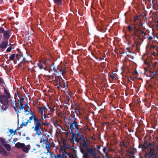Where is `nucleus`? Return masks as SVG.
I'll list each match as a JSON object with an SVG mask.
<instances>
[{
  "label": "nucleus",
  "mask_w": 158,
  "mask_h": 158,
  "mask_svg": "<svg viewBox=\"0 0 158 158\" xmlns=\"http://www.w3.org/2000/svg\"><path fill=\"white\" fill-rule=\"evenodd\" d=\"M142 149H149V152H146L145 154V158H158V146L155 147L152 143L148 144L147 141L144 140L143 144L142 145Z\"/></svg>",
  "instance_id": "nucleus-1"
},
{
  "label": "nucleus",
  "mask_w": 158,
  "mask_h": 158,
  "mask_svg": "<svg viewBox=\"0 0 158 158\" xmlns=\"http://www.w3.org/2000/svg\"><path fill=\"white\" fill-rule=\"evenodd\" d=\"M138 25V24L137 23L133 24V25L134 26V30H133L132 27L130 26H127V29L129 32L132 31V35L136 36L139 40H141L142 39V37L144 39L145 38L146 34L144 31L140 30L139 28H137L136 26ZM138 27H139L140 26H139Z\"/></svg>",
  "instance_id": "nucleus-2"
},
{
  "label": "nucleus",
  "mask_w": 158,
  "mask_h": 158,
  "mask_svg": "<svg viewBox=\"0 0 158 158\" xmlns=\"http://www.w3.org/2000/svg\"><path fill=\"white\" fill-rule=\"evenodd\" d=\"M69 126H70L69 133L72 135V138H73L77 134V133H75L74 131L78 132L79 130L80 125L78 124L76 120L75 119L72 123L70 124Z\"/></svg>",
  "instance_id": "nucleus-3"
},
{
  "label": "nucleus",
  "mask_w": 158,
  "mask_h": 158,
  "mask_svg": "<svg viewBox=\"0 0 158 158\" xmlns=\"http://www.w3.org/2000/svg\"><path fill=\"white\" fill-rule=\"evenodd\" d=\"M9 99L5 95H0V102L2 104L1 107V110H7L9 104Z\"/></svg>",
  "instance_id": "nucleus-4"
},
{
  "label": "nucleus",
  "mask_w": 158,
  "mask_h": 158,
  "mask_svg": "<svg viewBox=\"0 0 158 158\" xmlns=\"http://www.w3.org/2000/svg\"><path fill=\"white\" fill-rule=\"evenodd\" d=\"M38 119L37 122L35 123V126L32 127L34 129V131H35V134L38 136L41 135V131H40L41 126V122L42 121L41 119H39L37 118Z\"/></svg>",
  "instance_id": "nucleus-5"
},
{
  "label": "nucleus",
  "mask_w": 158,
  "mask_h": 158,
  "mask_svg": "<svg viewBox=\"0 0 158 158\" xmlns=\"http://www.w3.org/2000/svg\"><path fill=\"white\" fill-rule=\"evenodd\" d=\"M77 135L79 138H76L75 139L76 141L78 143L81 140H82L83 142V146L87 148L88 144L87 139L84 138V135H82L79 134L78 132L77 133Z\"/></svg>",
  "instance_id": "nucleus-6"
},
{
  "label": "nucleus",
  "mask_w": 158,
  "mask_h": 158,
  "mask_svg": "<svg viewBox=\"0 0 158 158\" xmlns=\"http://www.w3.org/2000/svg\"><path fill=\"white\" fill-rule=\"evenodd\" d=\"M55 85L57 86L58 89H59L61 87L63 89V90H65L68 88L67 82H65L64 81L63 79H62L60 82L57 84V85Z\"/></svg>",
  "instance_id": "nucleus-7"
},
{
  "label": "nucleus",
  "mask_w": 158,
  "mask_h": 158,
  "mask_svg": "<svg viewBox=\"0 0 158 158\" xmlns=\"http://www.w3.org/2000/svg\"><path fill=\"white\" fill-rule=\"evenodd\" d=\"M11 106L14 108L15 111L16 113L17 117L18 118L19 116V113H20V111H19V109L17 105V103L16 101L13 102Z\"/></svg>",
  "instance_id": "nucleus-8"
},
{
  "label": "nucleus",
  "mask_w": 158,
  "mask_h": 158,
  "mask_svg": "<svg viewBox=\"0 0 158 158\" xmlns=\"http://www.w3.org/2000/svg\"><path fill=\"white\" fill-rule=\"evenodd\" d=\"M87 152L90 154L92 156H95L96 154V151L94 149L93 147H91L90 148H87Z\"/></svg>",
  "instance_id": "nucleus-9"
},
{
  "label": "nucleus",
  "mask_w": 158,
  "mask_h": 158,
  "mask_svg": "<svg viewBox=\"0 0 158 158\" xmlns=\"http://www.w3.org/2000/svg\"><path fill=\"white\" fill-rule=\"evenodd\" d=\"M10 32V31L9 30L5 31L3 33V38L6 40H8V39L10 37L9 33Z\"/></svg>",
  "instance_id": "nucleus-10"
},
{
  "label": "nucleus",
  "mask_w": 158,
  "mask_h": 158,
  "mask_svg": "<svg viewBox=\"0 0 158 158\" xmlns=\"http://www.w3.org/2000/svg\"><path fill=\"white\" fill-rule=\"evenodd\" d=\"M9 42L7 40H5L2 41L0 44V48L1 49H5L6 48L8 45Z\"/></svg>",
  "instance_id": "nucleus-11"
},
{
  "label": "nucleus",
  "mask_w": 158,
  "mask_h": 158,
  "mask_svg": "<svg viewBox=\"0 0 158 158\" xmlns=\"http://www.w3.org/2000/svg\"><path fill=\"white\" fill-rule=\"evenodd\" d=\"M18 56H20V58L21 57H23V55H22L21 53L19 54H17L16 55L15 54H13L11 55L10 56L9 60H13L15 57L17 59H18Z\"/></svg>",
  "instance_id": "nucleus-12"
},
{
  "label": "nucleus",
  "mask_w": 158,
  "mask_h": 158,
  "mask_svg": "<svg viewBox=\"0 0 158 158\" xmlns=\"http://www.w3.org/2000/svg\"><path fill=\"white\" fill-rule=\"evenodd\" d=\"M37 65L40 69H44L45 70H46V67H45V64L44 62L39 61Z\"/></svg>",
  "instance_id": "nucleus-13"
},
{
  "label": "nucleus",
  "mask_w": 158,
  "mask_h": 158,
  "mask_svg": "<svg viewBox=\"0 0 158 158\" xmlns=\"http://www.w3.org/2000/svg\"><path fill=\"white\" fill-rule=\"evenodd\" d=\"M50 143H47V144H46L45 148L47 149V153H48V152H49L50 153L51 156V157H52V155L54 156V154L51 151H50Z\"/></svg>",
  "instance_id": "nucleus-14"
},
{
  "label": "nucleus",
  "mask_w": 158,
  "mask_h": 158,
  "mask_svg": "<svg viewBox=\"0 0 158 158\" xmlns=\"http://www.w3.org/2000/svg\"><path fill=\"white\" fill-rule=\"evenodd\" d=\"M63 79L61 76H56L55 78V79L53 81H55L56 82V85H57V84L59 83Z\"/></svg>",
  "instance_id": "nucleus-15"
},
{
  "label": "nucleus",
  "mask_w": 158,
  "mask_h": 158,
  "mask_svg": "<svg viewBox=\"0 0 158 158\" xmlns=\"http://www.w3.org/2000/svg\"><path fill=\"white\" fill-rule=\"evenodd\" d=\"M75 119L76 120V118H75L74 117H73L72 116H69L68 118V121L66 123L67 124L68 126H69L70 125V124L72 123Z\"/></svg>",
  "instance_id": "nucleus-16"
},
{
  "label": "nucleus",
  "mask_w": 158,
  "mask_h": 158,
  "mask_svg": "<svg viewBox=\"0 0 158 158\" xmlns=\"http://www.w3.org/2000/svg\"><path fill=\"white\" fill-rule=\"evenodd\" d=\"M31 114V116L29 118V120L31 121L33 118L34 121V123L35 124V123L37 122V121L38 120V119H37V117L34 115L32 112Z\"/></svg>",
  "instance_id": "nucleus-17"
},
{
  "label": "nucleus",
  "mask_w": 158,
  "mask_h": 158,
  "mask_svg": "<svg viewBox=\"0 0 158 158\" xmlns=\"http://www.w3.org/2000/svg\"><path fill=\"white\" fill-rule=\"evenodd\" d=\"M64 153H66L65 149H64V152H63V155L60 154L59 155H58L57 154L56 156H55L54 155V156L52 155V158H53V157H54L55 158H64Z\"/></svg>",
  "instance_id": "nucleus-18"
},
{
  "label": "nucleus",
  "mask_w": 158,
  "mask_h": 158,
  "mask_svg": "<svg viewBox=\"0 0 158 158\" xmlns=\"http://www.w3.org/2000/svg\"><path fill=\"white\" fill-rule=\"evenodd\" d=\"M30 149V145H28L27 146H26L24 144V147L22 148L23 151L25 152H28V151Z\"/></svg>",
  "instance_id": "nucleus-19"
},
{
  "label": "nucleus",
  "mask_w": 158,
  "mask_h": 158,
  "mask_svg": "<svg viewBox=\"0 0 158 158\" xmlns=\"http://www.w3.org/2000/svg\"><path fill=\"white\" fill-rule=\"evenodd\" d=\"M15 147L18 148H22L24 147V144L19 142H18L15 145Z\"/></svg>",
  "instance_id": "nucleus-20"
},
{
  "label": "nucleus",
  "mask_w": 158,
  "mask_h": 158,
  "mask_svg": "<svg viewBox=\"0 0 158 158\" xmlns=\"http://www.w3.org/2000/svg\"><path fill=\"white\" fill-rule=\"evenodd\" d=\"M4 93L8 98H11L10 94L9 92L6 88L4 89Z\"/></svg>",
  "instance_id": "nucleus-21"
},
{
  "label": "nucleus",
  "mask_w": 158,
  "mask_h": 158,
  "mask_svg": "<svg viewBox=\"0 0 158 158\" xmlns=\"http://www.w3.org/2000/svg\"><path fill=\"white\" fill-rule=\"evenodd\" d=\"M38 110L39 112L41 113V118H43V115H44V109H43L42 107H38Z\"/></svg>",
  "instance_id": "nucleus-22"
},
{
  "label": "nucleus",
  "mask_w": 158,
  "mask_h": 158,
  "mask_svg": "<svg viewBox=\"0 0 158 158\" xmlns=\"http://www.w3.org/2000/svg\"><path fill=\"white\" fill-rule=\"evenodd\" d=\"M54 3L58 6L62 4V0H53Z\"/></svg>",
  "instance_id": "nucleus-23"
},
{
  "label": "nucleus",
  "mask_w": 158,
  "mask_h": 158,
  "mask_svg": "<svg viewBox=\"0 0 158 158\" xmlns=\"http://www.w3.org/2000/svg\"><path fill=\"white\" fill-rule=\"evenodd\" d=\"M3 146L8 151H10L11 150V146L9 144L6 143Z\"/></svg>",
  "instance_id": "nucleus-24"
},
{
  "label": "nucleus",
  "mask_w": 158,
  "mask_h": 158,
  "mask_svg": "<svg viewBox=\"0 0 158 158\" xmlns=\"http://www.w3.org/2000/svg\"><path fill=\"white\" fill-rule=\"evenodd\" d=\"M60 72L61 73L63 76H64V74L66 73V69H61L59 70Z\"/></svg>",
  "instance_id": "nucleus-25"
},
{
  "label": "nucleus",
  "mask_w": 158,
  "mask_h": 158,
  "mask_svg": "<svg viewBox=\"0 0 158 158\" xmlns=\"http://www.w3.org/2000/svg\"><path fill=\"white\" fill-rule=\"evenodd\" d=\"M50 70L51 71H54L55 72L56 71V69L55 68V67L54 66V64H52L50 66Z\"/></svg>",
  "instance_id": "nucleus-26"
},
{
  "label": "nucleus",
  "mask_w": 158,
  "mask_h": 158,
  "mask_svg": "<svg viewBox=\"0 0 158 158\" xmlns=\"http://www.w3.org/2000/svg\"><path fill=\"white\" fill-rule=\"evenodd\" d=\"M74 109L75 110L77 116H78L79 114H81L80 112V110L78 108L75 107V108H74Z\"/></svg>",
  "instance_id": "nucleus-27"
},
{
  "label": "nucleus",
  "mask_w": 158,
  "mask_h": 158,
  "mask_svg": "<svg viewBox=\"0 0 158 158\" xmlns=\"http://www.w3.org/2000/svg\"><path fill=\"white\" fill-rule=\"evenodd\" d=\"M0 142L1 143L2 145L3 146L6 144V142L5 141L4 139L2 138L1 139Z\"/></svg>",
  "instance_id": "nucleus-28"
},
{
  "label": "nucleus",
  "mask_w": 158,
  "mask_h": 158,
  "mask_svg": "<svg viewBox=\"0 0 158 158\" xmlns=\"http://www.w3.org/2000/svg\"><path fill=\"white\" fill-rule=\"evenodd\" d=\"M109 148V146L108 145V143H107L106 144V146L104 147L103 149V151L104 153H106V151L107 149Z\"/></svg>",
  "instance_id": "nucleus-29"
},
{
  "label": "nucleus",
  "mask_w": 158,
  "mask_h": 158,
  "mask_svg": "<svg viewBox=\"0 0 158 158\" xmlns=\"http://www.w3.org/2000/svg\"><path fill=\"white\" fill-rule=\"evenodd\" d=\"M70 100V98L69 96H68L67 98H66V100L65 101V103L66 104L69 105V101Z\"/></svg>",
  "instance_id": "nucleus-30"
},
{
  "label": "nucleus",
  "mask_w": 158,
  "mask_h": 158,
  "mask_svg": "<svg viewBox=\"0 0 158 158\" xmlns=\"http://www.w3.org/2000/svg\"><path fill=\"white\" fill-rule=\"evenodd\" d=\"M140 15H139L138 16H136L135 17L134 19L133 22L134 23V24H135V23H136V21L139 19V17H140Z\"/></svg>",
  "instance_id": "nucleus-31"
},
{
  "label": "nucleus",
  "mask_w": 158,
  "mask_h": 158,
  "mask_svg": "<svg viewBox=\"0 0 158 158\" xmlns=\"http://www.w3.org/2000/svg\"><path fill=\"white\" fill-rule=\"evenodd\" d=\"M27 60L25 58H23V60L21 61V63H23V66H24L25 65V63L27 61Z\"/></svg>",
  "instance_id": "nucleus-32"
},
{
  "label": "nucleus",
  "mask_w": 158,
  "mask_h": 158,
  "mask_svg": "<svg viewBox=\"0 0 158 158\" xmlns=\"http://www.w3.org/2000/svg\"><path fill=\"white\" fill-rule=\"evenodd\" d=\"M26 105H24L20 106V108H19V110H22L23 109H26Z\"/></svg>",
  "instance_id": "nucleus-33"
},
{
  "label": "nucleus",
  "mask_w": 158,
  "mask_h": 158,
  "mask_svg": "<svg viewBox=\"0 0 158 158\" xmlns=\"http://www.w3.org/2000/svg\"><path fill=\"white\" fill-rule=\"evenodd\" d=\"M53 123L55 126H60V125L57 124V120H54L53 122Z\"/></svg>",
  "instance_id": "nucleus-34"
},
{
  "label": "nucleus",
  "mask_w": 158,
  "mask_h": 158,
  "mask_svg": "<svg viewBox=\"0 0 158 158\" xmlns=\"http://www.w3.org/2000/svg\"><path fill=\"white\" fill-rule=\"evenodd\" d=\"M40 131H41H41L44 132H46V129L44 128L43 127H41V128L40 129Z\"/></svg>",
  "instance_id": "nucleus-35"
},
{
  "label": "nucleus",
  "mask_w": 158,
  "mask_h": 158,
  "mask_svg": "<svg viewBox=\"0 0 158 158\" xmlns=\"http://www.w3.org/2000/svg\"><path fill=\"white\" fill-rule=\"evenodd\" d=\"M18 103H19V106H21L24 105L23 104V102H22L21 101V100L20 99H19L18 100Z\"/></svg>",
  "instance_id": "nucleus-36"
},
{
  "label": "nucleus",
  "mask_w": 158,
  "mask_h": 158,
  "mask_svg": "<svg viewBox=\"0 0 158 158\" xmlns=\"http://www.w3.org/2000/svg\"><path fill=\"white\" fill-rule=\"evenodd\" d=\"M5 31L4 28L2 27H0V33H3Z\"/></svg>",
  "instance_id": "nucleus-37"
},
{
  "label": "nucleus",
  "mask_w": 158,
  "mask_h": 158,
  "mask_svg": "<svg viewBox=\"0 0 158 158\" xmlns=\"http://www.w3.org/2000/svg\"><path fill=\"white\" fill-rule=\"evenodd\" d=\"M48 143L49 142L48 141V138L46 139H45L43 140V144L44 145L45 144V143L46 144Z\"/></svg>",
  "instance_id": "nucleus-38"
},
{
  "label": "nucleus",
  "mask_w": 158,
  "mask_h": 158,
  "mask_svg": "<svg viewBox=\"0 0 158 158\" xmlns=\"http://www.w3.org/2000/svg\"><path fill=\"white\" fill-rule=\"evenodd\" d=\"M12 49V47L11 46L9 47V48H7L6 50V52H9L11 51V49Z\"/></svg>",
  "instance_id": "nucleus-39"
},
{
  "label": "nucleus",
  "mask_w": 158,
  "mask_h": 158,
  "mask_svg": "<svg viewBox=\"0 0 158 158\" xmlns=\"http://www.w3.org/2000/svg\"><path fill=\"white\" fill-rule=\"evenodd\" d=\"M63 146L65 148H66L68 149H69L71 148V146L69 145H66L64 143H63Z\"/></svg>",
  "instance_id": "nucleus-40"
},
{
  "label": "nucleus",
  "mask_w": 158,
  "mask_h": 158,
  "mask_svg": "<svg viewBox=\"0 0 158 158\" xmlns=\"http://www.w3.org/2000/svg\"><path fill=\"white\" fill-rule=\"evenodd\" d=\"M27 124H26V122L25 123V122H23L20 125L21 128H22L23 127V126H25V127H26L27 126Z\"/></svg>",
  "instance_id": "nucleus-41"
},
{
  "label": "nucleus",
  "mask_w": 158,
  "mask_h": 158,
  "mask_svg": "<svg viewBox=\"0 0 158 158\" xmlns=\"http://www.w3.org/2000/svg\"><path fill=\"white\" fill-rule=\"evenodd\" d=\"M136 78V77H135V78H131V77L130 78V79H129V78H128V79H127V81H130V80H132V81H134V80Z\"/></svg>",
  "instance_id": "nucleus-42"
},
{
  "label": "nucleus",
  "mask_w": 158,
  "mask_h": 158,
  "mask_svg": "<svg viewBox=\"0 0 158 158\" xmlns=\"http://www.w3.org/2000/svg\"><path fill=\"white\" fill-rule=\"evenodd\" d=\"M80 149L81 150V152L82 153H83L84 152H85V150H84L83 148H82L80 146Z\"/></svg>",
  "instance_id": "nucleus-43"
},
{
  "label": "nucleus",
  "mask_w": 158,
  "mask_h": 158,
  "mask_svg": "<svg viewBox=\"0 0 158 158\" xmlns=\"http://www.w3.org/2000/svg\"><path fill=\"white\" fill-rule=\"evenodd\" d=\"M49 109L51 111H52L53 112H54L55 111V110L54 109L53 107H49Z\"/></svg>",
  "instance_id": "nucleus-44"
},
{
  "label": "nucleus",
  "mask_w": 158,
  "mask_h": 158,
  "mask_svg": "<svg viewBox=\"0 0 158 158\" xmlns=\"http://www.w3.org/2000/svg\"><path fill=\"white\" fill-rule=\"evenodd\" d=\"M69 156L71 158H78L77 157L76 158L75 157H74L73 154L70 153H69Z\"/></svg>",
  "instance_id": "nucleus-45"
},
{
  "label": "nucleus",
  "mask_w": 158,
  "mask_h": 158,
  "mask_svg": "<svg viewBox=\"0 0 158 158\" xmlns=\"http://www.w3.org/2000/svg\"><path fill=\"white\" fill-rule=\"evenodd\" d=\"M147 38H148V40H152L153 39V37L152 36H150L149 35L148 36Z\"/></svg>",
  "instance_id": "nucleus-46"
},
{
  "label": "nucleus",
  "mask_w": 158,
  "mask_h": 158,
  "mask_svg": "<svg viewBox=\"0 0 158 158\" xmlns=\"http://www.w3.org/2000/svg\"><path fill=\"white\" fill-rule=\"evenodd\" d=\"M9 132L10 133V135H11L14 133V130L13 129H10L9 130Z\"/></svg>",
  "instance_id": "nucleus-47"
},
{
  "label": "nucleus",
  "mask_w": 158,
  "mask_h": 158,
  "mask_svg": "<svg viewBox=\"0 0 158 158\" xmlns=\"http://www.w3.org/2000/svg\"><path fill=\"white\" fill-rule=\"evenodd\" d=\"M110 78H112V79H114V78H115V77L114 76V75L113 73H112L111 74H110Z\"/></svg>",
  "instance_id": "nucleus-48"
},
{
  "label": "nucleus",
  "mask_w": 158,
  "mask_h": 158,
  "mask_svg": "<svg viewBox=\"0 0 158 158\" xmlns=\"http://www.w3.org/2000/svg\"><path fill=\"white\" fill-rule=\"evenodd\" d=\"M24 112H28V113L26 115H28L29 114H30V111H28V110H26V109H24Z\"/></svg>",
  "instance_id": "nucleus-49"
},
{
  "label": "nucleus",
  "mask_w": 158,
  "mask_h": 158,
  "mask_svg": "<svg viewBox=\"0 0 158 158\" xmlns=\"http://www.w3.org/2000/svg\"><path fill=\"white\" fill-rule=\"evenodd\" d=\"M18 66L19 67H21L23 66V63H21V62H20V63L19 64Z\"/></svg>",
  "instance_id": "nucleus-50"
},
{
  "label": "nucleus",
  "mask_w": 158,
  "mask_h": 158,
  "mask_svg": "<svg viewBox=\"0 0 158 158\" xmlns=\"http://www.w3.org/2000/svg\"><path fill=\"white\" fill-rule=\"evenodd\" d=\"M83 158H88V155L87 154H84Z\"/></svg>",
  "instance_id": "nucleus-51"
},
{
  "label": "nucleus",
  "mask_w": 158,
  "mask_h": 158,
  "mask_svg": "<svg viewBox=\"0 0 158 158\" xmlns=\"http://www.w3.org/2000/svg\"><path fill=\"white\" fill-rule=\"evenodd\" d=\"M149 77H151V79L152 78L154 77V74H153V73L151 74L149 76Z\"/></svg>",
  "instance_id": "nucleus-52"
},
{
  "label": "nucleus",
  "mask_w": 158,
  "mask_h": 158,
  "mask_svg": "<svg viewBox=\"0 0 158 158\" xmlns=\"http://www.w3.org/2000/svg\"><path fill=\"white\" fill-rule=\"evenodd\" d=\"M141 22H142L140 20L139 22V24L140 26H141L142 27H143V25Z\"/></svg>",
  "instance_id": "nucleus-53"
},
{
  "label": "nucleus",
  "mask_w": 158,
  "mask_h": 158,
  "mask_svg": "<svg viewBox=\"0 0 158 158\" xmlns=\"http://www.w3.org/2000/svg\"><path fill=\"white\" fill-rule=\"evenodd\" d=\"M157 63V61H156L155 63L153 64V66L154 67H155V66L156 65V64Z\"/></svg>",
  "instance_id": "nucleus-54"
},
{
  "label": "nucleus",
  "mask_w": 158,
  "mask_h": 158,
  "mask_svg": "<svg viewBox=\"0 0 158 158\" xmlns=\"http://www.w3.org/2000/svg\"><path fill=\"white\" fill-rule=\"evenodd\" d=\"M44 123L45 125L48 126L49 125V124L47 122H46V121H45V122H44Z\"/></svg>",
  "instance_id": "nucleus-55"
},
{
  "label": "nucleus",
  "mask_w": 158,
  "mask_h": 158,
  "mask_svg": "<svg viewBox=\"0 0 158 158\" xmlns=\"http://www.w3.org/2000/svg\"><path fill=\"white\" fill-rule=\"evenodd\" d=\"M28 123H31V121H30L29 119L27 121V122H26V124H28Z\"/></svg>",
  "instance_id": "nucleus-56"
},
{
  "label": "nucleus",
  "mask_w": 158,
  "mask_h": 158,
  "mask_svg": "<svg viewBox=\"0 0 158 158\" xmlns=\"http://www.w3.org/2000/svg\"><path fill=\"white\" fill-rule=\"evenodd\" d=\"M128 131L130 132H133V130H131V129H128Z\"/></svg>",
  "instance_id": "nucleus-57"
},
{
  "label": "nucleus",
  "mask_w": 158,
  "mask_h": 158,
  "mask_svg": "<svg viewBox=\"0 0 158 158\" xmlns=\"http://www.w3.org/2000/svg\"><path fill=\"white\" fill-rule=\"evenodd\" d=\"M43 109H44V111L45 110H46L47 111L48 110H47V109L45 106H44V107H42Z\"/></svg>",
  "instance_id": "nucleus-58"
},
{
  "label": "nucleus",
  "mask_w": 158,
  "mask_h": 158,
  "mask_svg": "<svg viewBox=\"0 0 158 158\" xmlns=\"http://www.w3.org/2000/svg\"><path fill=\"white\" fill-rule=\"evenodd\" d=\"M18 130V129L17 128L15 131H14V135H15L16 134L17 131Z\"/></svg>",
  "instance_id": "nucleus-59"
},
{
  "label": "nucleus",
  "mask_w": 158,
  "mask_h": 158,
  "mask_svg": "<svg viewBox=\"0 0 158 158\" xmlns=\"http://www.w3.org/2000/svg\"><path fill=\"white\" fill-rule=\"evenodd\" d=\"M101 146L100 145H98L97 146V148L98 149H99L101 148Z\"/></svg>",
  "instance_id": "nucleus-60"
},
{
  "label": "nucleus",
  "mask_w": 158,
  "mask_h": 158,
  "mask_svg": "<svg viewBox=\"0 0 158 158\" xmlns=\"http://www.w3.org/2000/svg\"><path fill=\"white\" fill-rule=\"evenodd\" d=\"M43 116L44 117V118L45 119H46L47 118H48L47 116H46V115H44H44H43Z\"/></svg>",
  "instance_id": "nucleus-61"
},
{
  "label": "nucleus",
  "mask_w": 158,
  "mask_h": 158,
  "mask_svg": "<svg viewBox=\"0 0 158 158\" xmlns=\"http://www.w3.org/2000/svg\"><path fill=\"white\" fill-rule=\"evenodd\" d=\"M137 73H137V71L135 70L134 71V72L133 73V74H137Z\"/></svg>",
  "instance_id": "nucleus-62"
},
{
  "label": "nucleus",
  "mask_w": 158,
  "mask_h": 158,
  "mask_svg": "<svg viewBox=\"0 0 158 158\" xmlns=\"http://www.w3.org/2000/svg\"><path fill=\"white\" fill-rule=\"evenodd\" d=\"M54 120H55L54 118H52L51 119V122L53 123V122Z\"/></svg>",
  "instance_id": "nucleus-63"
},
{
  "label": "nucleus",
  "mask_w": 158,
  "mask_h": 158,
  "mask_svg": "<svg viewBox=\"0 0 158 158\" xmlns=\"http://www.w3.org/2000/svg\"><path fill=\"white\" fill-rule=\"evenodd\" d=\"M152 85L151 84H150L149 85H148V87H152Z\"/></svg>",
  "instance_id": "nucleus-64"
}]
</instances>
